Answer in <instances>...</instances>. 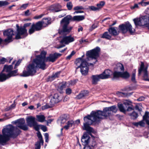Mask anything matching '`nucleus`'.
I'll list each match as a JSON object with an SVG mask.
<instances>
[{
	"mask_svg": "<svg viewBox=\"0 0 149 149\" xmlns=\"http://www.w3.org/2000/svg\"><path fill=\"white\" fill-rule=\"evenodd\" d=\"M17 70H16L13 71H11L9 73L7 74L9 78L11 77L15 76L17 75Z\"/></svg>",
	"mask_w": 149,
	"mask_h": 149,
	"instance_id": "f704fd0d",
	"label": "nucleus"
},
{
	"mask_svg": "<svg viewBox=\"0 0 149 149\" xmlns=\"http://www.w3.org/2000/svg\"><path fill=\"white\" fill-rule=\"evenodd\" d=\"M96 145L95 141L93 139H91L87 146L92 147H95Z\"/></svg>",
	"mask_w": 149,
	"mask_h": 149,
	"instance_id": "4c0bfd02",
	"label": "nucleus"
},
{
	"mask_svg": "<svg viewBox=\"0 0 149 149\" xmlns=\"http://www.w3.org/2000/svg\"><path fill=\"white\" fill-rule=\"evenodd\" d=\"M7 61V59L4 58H2L0 59V63L1 64H4Z\"/></svg>",
	"mask_w": 149,
	"mask_h": 149,
	"instance_id": "bf43d9fd",
	"label": "nucleus"
},
{
	"mask_svg": "<svg viewBox=\"0 0 149 149\" xmlns=\"http://www.w3.org/2000/svg\"><path fill=\"white\" fill-rule=\"evenodd\" d=\"M36 31V28L34 25L32 24L31 27L29 30V33L31 34L33 33Z\"/></svg>",
	"mask_w": 149,
	"mask_h": 149,
	"instance_id": "a18cd8bd",
	"label": "nucleus"
},
{
	"mask_svg": "<svg viewBox=\"0 0 149 149\" xmlns=\"http://www.w3.org/2000/svg\"><path fill=\"white\" fill-rule=\"evenodd\" d=\"M13 69L12 65H5L4 67L3 70H4L6 72H10Z\"/></svg>",
	"mask_w": 149,
	"mask_h": 149,
	"instance_id": "c756f323",
	"label": "nucleus"
},
{
	"mask_svg": "<svg viewBox=\"0 0 149 149\" xmlns=\"http://www.w3.org/2000/svg\"><path fill=\"white\" fill-rule=\"evenodd\" d=\"M31 23H27L24 24L23 27H18L17 29V32L15 36V38L18 39L23 38L27 36V30L26 27L29 26Z\"/></svg>",
	"mask_w": 149,
	"mask_h": 149,
	"instance_id": "423d86ee",
	"label": "nucleus"
},
{
	"mask_svg": "<svg viewBox=\"0 0 149 149\" xmlns=\"http://www.w3.org/2000/svg\"><path fill=\"white\" fill-rule=\"evenodd\" d=\"M144 63L142 62H141V65L140 68L139 69L138 75H140L142 71L143 72V77L144 79L145 80H149V79L148 78V75L147 71V67L146 68L144 67Z\"/></svg>",
	"mask_w": 149,
	"mask_h": 149,
	"instance_id": "9b49d317",
	"label": "nucleus"
},
{
	"mask_svg": "<svg viewBox=\"0 0 149 149\" xmlns=\"http://www.w3.org/2000/svg\"><path fill=\"white\" fill-rule=\"evenodd\" d=\"M28 4L27 3L23 4L21 7V8L22 9H25L28 6Z\"/></svg>",
	"mask_w": 149,
	"mask_h": 149,
	"instance_id": "e2e57ef3",
	"label": "nucleus"
},
{
	"mask_svg": "<svg viewBox=\"0 0 149 149\" xmlns=\"http://www.w3.org/2000/svg\"><path fill=\"white\" fill-rule=\"evenodd\" d=\"M46 52L42 51L40 55L36 56V58L33 61V63L36 67L39 69L44 70L46 69V65L45 62L46 61L45 55Z\"/></svg>",
	"mask_w": 149,
	"mask_h": 149,
	"instance_id": "20e7f679",
	"label": "nucleus"
},
{
	"mask_svg": "<svg viewBox=\"0 0 149 149\" xmlns=\"http://www.w3.org/2000/svg\"><path fill=\"white\" fill-rule=\"evenodd\" d=\"M40 127L41 128V129L44 132H45L47 130V127L46 126L40 125Z\"/></svg>",
	"mask_w": 149,
	"mask_h": 149,
	"instance_id": "13d9d810",
	"label": "nucleus"
},
{
	"mask_svg": "<svg viewBox=\"0 0 149 149\" xmlns=\"http://www.w3.org/2000/svg\"><path fill=\"white\" fill-rule=\"evenodd\" d=\"M25 15L26 16H28L30 15V13H29V10H27L24 13Z\"/></svg>",
	"mask_w": 149,
	"mask_h": 149,
	"instance_id": "774afa93",
	"label": "nucleus"
},
{
	"mask_svg": "<svg viewBox=\"0 0 149 149\" xmlns=\"http://www.w3.org/2000/svg\"><path fill=\"white\" fill-rule=\"evenodd\" d=\"M74 40V38L71 36H64L60 41L61 45L56 48L59 49L65 46V45H68L70 43L72 42Z\"/></svg>",
	"mask_w": 149,
	"mask_h": 149,
	"instance_id": "1a4fd4ad",
	"label": "nucleus"
},
{
	"mask_svg": "<svg viewBox=\"0 0 149 149\" xmlns=\"http://www.w3.org/2000/svg\"><path fill=\"white\" fill-rule=\"evenodd\" d=\"M33 24L34 25L36 31L41 30L42 29V27L43 26L41 21H39L35 24Z\"/></svg>",
	"mask_w": 149,
	"mask_h": 149,
	"instance_id": "a878e982",
	"label": "nucleus"
},
{
	"mask_svg": "<svg viewBox=\"0 0 149 149\" xmlns=\"http://www.w3.org/2000/svg\"><path fill=\"white\" fill-rule=\"evenodd\" d=\"M7 74H5L3 73H0V81L3 82L8 79Z\"/></svg>",
	"mask_w": 149,
	"mask_h": 149,
	"instance_id": "c85d7f7f",
	"label": "nucleus"
},
{
	"mask_svg": "<svg viewBox=\"0 0 149 149\" xmlns=\"http://www.w3.org/2000/svg\"><path fill=\"white\" fill-rule=\"evenodd\" d=\"M107 107L104 109L103 111L98 110L97 111H92L90 115L84 117V118L85 123H84L83 127L84 130L95 133L94 129L89 126L93 123H97L100 119L112 115L109 109H107Z\"/></svg>",
	"mask_w": 149,
	"mask_h": 149,
	"instance_id": "f257e3e1",
	"label": "nucleus"
},
{
	"mask_svg": "<svg viewBox=\"0 0 149 149\" xmlns=\"http://www.w3.org/2000/svg\"><path fill=\"white\" fill-rule=\"evenodd\" d=\"M117 28L111 26L108 29L109 32L111 35L116 36L119 34V32L116 30Z\"/></svg>",
	"mask_w": 149,
	"mask_h": 149,
	"instance_id": "aec40b11",
	"label": "nucleus"
},
{
	"mask_svg": "<svg viewBox=\"0 0 149 149\" xmlns=\"http://www.w3.org/2000/svg\"><path fill=\"white\" fill-rule=\"evenodd\" d=\"M112 72L109 70H105L102 73L100 74L101 77L103 79L108 78L109 77L110 74Z\"/></svg>",
	"mask_w": 149,
	"mask_h": 149,
	"instance_id": "6ab92c4d",
	"label": "nucleus"
},
{
	"mask_svg": "<svg viewBox=\"0 0 149 149\" xmlns=\"http://www.w3.org/2000/svg\"><path fill=\"white\" fill-rule=\"evenodd\" d=\"M62 98L58 94L56 93L54 94L51 99L50 103H51L52 105H54L57 103H58L61 100Z\"/></svg>",
	"mask_w": 149,
	"mask_h": 149,
	"instance_id": "ddd939ff",
	"label": "nucleus"
},
{
	"mask_svg": "<svg viewBox=\"0 0 149 149\" xmlns=\"http://www.w3.org/2000/svg\"><path fill=\"white\" fill-rule=\"evenodd\" d=\"M101 74L92 75L91 78L92 79V83L93 84H96L100 79H103L102 77H101Z\"/></svg>",
	"mask_w": 149,
	"mask_h": 149,
	"instance_id": "a211bd4d",
	"label": "nucleus"
},
{
	"mask_svg": "<svg viewBox=\"0 0 149 149\" xmlns=\"http://www.w3.org/2000/svg\"><path fill=\"white\" fill-rule=\"evenodd\" d=\"M40 125H38L37 123L35 125H33V127L37 131H38L39 129V127H40Z\"/></svg>",
	"mask_w": 149,
	"mask_h": 149,
	"instance_id": "603ef678",
	"label": "nucleus"
},
{
	"mask_svg": "<svg viewBox=\"0 0 149 149\" xmlns=\"http://www.w3.org/2000/svg\"><path fill=\"white\" fill-rule=\"evenodd\" d=\"M6 1H0V6H1L6 4Z\"/></svg>",
	"mask_w": 149,
	"mask_h": 149,
	"instance_id": "338daca9",
	"label": "nucleus"
},
{
	"mask_svg": "<svg viewBox=\"0 0 149 149\" xmlns=\"http://www.w3.org/2000/svg\"><path fill=\"white\" fill-rule=\"evenodd\" d=\"M67 118L66 116L64 115L60 117L57 120L58 123L61 126L63 125L66 121Z\"/></svg>",
	"mask_w": 149,
	"mask_h": 149,
	"instance_id": "412c9836",
	"label": "nucleus"
},
{
	"mask_svg": "<svg viewBox=\"0 0 149 149\" xmlns=\"http://www.w3.org/2000/svg\"><path fill=\"white\" fill-rule=\"evenodd\" d=\"M75 53L74 51H72L70 54L67 57L66 59L67 60H70L72 56L75 54Z\"/></svg>",
	"mask_w": 149,
	"mask_h": 149,
	"instance_id": "864d4df0",
	"label": "nucleus"
},
{
	"mask_svg": "<svg viewBox=\"0 0 149 149\" xmlns=\"http://www.w3.org/2000/svg\"><path fill=\"white\" fill-rule=\"evenodd\" d=\"M72 21H79L84 19V16L83 15L74 16L72 18Z\"/></svg>",
	"mask_w": 149,
	"mask_h": 149,
	"instance_id": "bb28decb",
	"label": "nucleus"
},
{
	"mask_svg": "<svg viewBox=\"0 0 149 149\" xmlns=\"http://www.w3.org/2000/svg\"><path fill=\"white\" fill-rule=\"evenodd\" d=\"M36 117L37 120L39 122H43L45 121V117L43 115H37Z\"/></svg>",
	"mask_w": 149,
	"mask_h": 149,
	"instance_id": "7c9ffc66",
	"label": "nucleus"
},
{
	"mask_svg": "<svg viewBox=\"0 0 149 149\" xmlns=\"http://www.w3.org/2000/svg\"><path fill=\"white\" fill-rule=\"evenodd\" d=\"M141 26H145L149 29V17L143 16L141 17Z\"/></svg>",
	"mask_w": 149,
	"mask_h": 149,
	"instance_id": "2eb2a0df",
	"label": "nucleus"
},
{
	"mask_svg": "<svg viewBox=\"0 0 149 149\" xmlns=\"http://www.w3.org/2000/svg\"><path fill=\"white\" fill-rule=\"evenodd\" d=\"M74 124V122L73 121H68L67 123V125L64 126L63 128L66 130H68L70 127H72Z\"/></svg>",
	"mask_w": 149,
	"mask_h": 149,
	"instance_id": "cd10ccee",
	"label": "nucleus"
},
{
	"mask_svg": "<svg viewBox=\"0 0 149 149\" xmlns=\"http://www.w3.org/2000/svg\"><path fill=\"white\" fill-rule=\"evenodd\" d=\"M141 17L139 18H136L133 19V20L136 26H141Z\"/></svg>",
	"mask_w": 149,
	"mask_h": 149,
	"instance_id": "2f4dec72",
	"label": "nucleus"
},
{
	"mask_svg": "<svg viewBox=\"0 0 149 149\" xmlns=\"http://www.w3.org/2000/svg\"><path fill=\"white\" fill-rule=\"evenodd\" d=\"M118 107L120 111L124 113L126 112V109L124 108L123 105L121 104H118Z\"/></svg>",
	"mask_w": 149,
	"mask_h": 149,
	"instance_id": "e433bc0d",
	"label": "nucleus"
},
{
	"mask_svg": "<svg viewBox=\"0 0 149 149\" xmlns=\"http://www.w3.org/2000/svg\"><path fill=\"white\" fill-rule=\"evenodd\" d=\"M7 136H4L1 134H0V143L2 145H4L7 142L8 140Z\"/></svg>",
	"mask_w": 149,
	"mask_h": 149,
	"instance_id": "b1692460",
	"label": "nucleus"
},
{
	"mask_svg": "<svg viewBox=\"0 0 149 149\" xmlns=\"http://www.w3.org/2000/svg\"><path fill=\"white\" fill-rule=\"evenodd\" d=\"M74 9L75 10H76L79 9H83L84 8L82 6H77L74 7Z\"/></svg>",
	"mask_w": 149,
	"mask_h": 149,
	"instance_id": "680f3d73",
	"label": "nucleus"
},
{
	"mask_svg": "<svg viewBox=\"0 0 149 149\" xmlns=\"http://www.w3.org/2000/svg\"><path fill=\"white\" fill-rule=\"evenodd\" d=\"M119 28L123 33H125L128 31L131 34L134 32V29L132 28L131 25L129 22H127L125 24H123L119 26Z\"/></svg>",
	"mask_w": 149,
	"mask_h": 149,
	"instance_id": "6e6552de",
	"label": "nucleus"
},
{
	"mask_svg": "<svg viewBox=\"0 0 149 149\" xmlns=\"http://www.w3.org/2000/svg\"><path fill=\"white\" fill-rule=\"evenodd\" d=\"M54 105H52L51 103H50V105H48L47 104H46L43 106L42 107V110H44L45 109L50 108L51 107H52Z\"/></svg>",
	"mask_w": 149,
	"mask_h": 149,
	"instance_id": "de8ad7c7",
	"label": "nucleus"
},
{
	"mask_svg": "<svg viewBox=\"0 0 149 149\" xmlns=\"http://www.w3.org/2000/svg\"><path fill=\"white\" fill-rule=\"evenodd\" d=\"M42 23L43 26L46 27L48 25L50 24V20L48 18H43L41 21Z\"/></svg>",
	"mask_w": 149,
	"mask_h": 149,
	"instance_id": "393cba45",
	"label": "nucleus"
},
{
	"mask_svg": "<svg viewBox=\"0 0 149 149\" xmlns=\"http://www.w3.org/2000/svg\"><path fill=\"white\" fill-rule=\"evenodd\" d=\"M131 104V102L127 100H125L123 102V104L126 106H129Z\"/></svg>",
	"mask_w": 149,
	"mask_h": 149,
	"instance_id": "4d7b16f0",
	"label": "nucleus"
},
{
	"mask_svg": "<svg viewBox=\"0 0 149 149\" xmlns=\"http://www.w3.org/2000/svg\"><path fill=\"white\" fill-rule=\"evenodd\" d=\"M88 91H84L81 92L76 97L78 99H80L88 95Z\"/></svg>",
	"mask_w": 149,
	"mask_h": 149,
	"instance_id": "5701e85b",
	"label": "nucleus"
},
{
	"mask_svg": "<svg viewBox=\"0 0 149 149\" xmlns=\"http://www.w3.org/2000/svg\"><path fill=\"white\" fill-rule=\"evenodd\" d=\"M88 8L90 9L91 10L94 11L99 10L97 7H95L93 6H89L88 7Z\"/></svg>",
	"mask_w": 149,
	"mask_h": 149,
	"instance_id": "8fccbe9b",
	"label": "nucleus"
},
{
	"mask_svg": "<svg viewBox=\"0 0 149 149\" xmlns=\"http://www.w3.org/2000/svg\"><path fill=\"white\" fill-rule=\"evenodd\" d=\"M105 4V2L104 1H101L97 4V7L99 10L103 7Z\"/></svg>",
	"mask_w": 149,
	"mask_h": 149,
	"instance_id": "37998d69",
	"label": "nucleus"
},
{
	"mask_svg": "<svg viewBox=\"0 0 149 149\" xmlns=\"http://www.w3.org/2000/svg\"><path fill=\"white\" fill-rule=\"evenodd\" d=\"M13 32V31L10 29L3 32V34L4 36L7 37V38L4 41L5 42H10L11 41V40L12 39L13 36L14 35Z\"/></svg>",
	"mask_w": 149,
	"mask_h": 149,
	"instance_id": "f8f14e48",
	"label": "nucleus"
},
{
	"mask_svg": "<svg viewBox=\"0 0 149 149\" xmlns=\"http://www.w3.org/2000/svg\"><path fill=\"white\" fill-rule=\"evenodd\" d=\"M37 136L39 139V141H37L36 143L35 149H40L41 143L43 145L44 141L42 136L40 132H38L37 133Z\"/></svg>",
	"mask_w": 149,
	"mask_h": 149,
	"instance_id": "dca6fc26",
	"label": "nucleus"
},
{
	"mask_svg": "<svg viewBox=\"0 0 149 149\" xmlns=\"http://www.w3.org/2000/svg\"><path fill=\"white\" fill-rule=\"evenodd\" d=\"M35 118L32 116L28 117L26 118V123L27 125L30 127H32L33 125L36 124V122L35 121Z\"/></svg>",
	"mask_w": 149,
	"mask_h": 149,
	"instance_id": "f3484780",
	"label": "nucleus"
},
{
	"mask_svg": "<svg viewBox=\"0 0 149 149\" xmlns=\"http://www.w3.org/2000/svg\"><path fill=\"white\" fill-rule=\"evenodd\" d=\"M148 118L145 115H144L143 116V120L145 121L146 124L148 125H149V120L148 119Z\"/></svg>",
	"mask_w": 149,
	"mask_h": 149,
	"instance_id": "3c124183",
	"label": "nucleus"
},
{
	"mask_svg": "<svg viewBox=\"0 0 149 149\" xmlns=\"http://www.w3.org/2000/svg\"><path fill=\"white\" fill-rule=\"evenodd\" d=\"M66 86V82H63L61 83L60 84V86L58 88V90L59 91H60V93H62V92H61L63 89L65 88Z\"/></svg>",
	"mask_w": 149,
	"mask_h": 149,
	"instance_id": "58836bf2",
	"label": "nucleus"
},
{
	"mask_svg": "<svg viewBox=\"0 0 149 149\" xmlns=\"http://www.w3.org/2000/svg\"><path fill=\"white\" fill-rule=\"evenodd\" d=\"M86 131L87 132L84 134L81 139V141L83 144L85 146H87L91 139L88 134L91 135L90 133H93L92 132H90L88 131ZM94 131L95 132V133H93V134H95L96 132L94 130Z\"/></svg>",
	"mask_w": 149,
	"mask_h": 149,
	"instance_id": "9d476101",
	"label": "nucleus"
},
{
	"mask_svg": "<svg viewBox=\"0 0 149 149\" xmlns=\"http://www.w3.org/2000/svg\"><path fill=\"white\" fill-rule=\"evenodd\" d=\"M134 108L132 106H128L127 109H126V111H130L134 110Z\"/></svg>",
	"mask_w": 149,
	"mask_h": 149,
	"instance_id": "6e6d98bb",
	"label": "nucleus"
},
{
	"mask_svg": "<svg viewBox=\"0 0 149 149\" xmlns=\"http://www.w3.org/2000/svg\"><path fill=\"white\" fill-rule=\"evenodd\" d=\"M121 72L120 71L115 70L113 73V76L114 78H118L121 77Z\"/></svg>",
	"mask_w": 149,
	"mask_h": 149,
	"instance_id": "ea45409f",
	"label": "nucleus"
},
{
	"mask_svg": "<svg viewBox=\"0 0 149 149\" xmlns=\"http://www.w3.org/2000/svg\"><path fill=\"white\" fill-rule=\"evenodd\" d=\"M66 6L68 10H71L73 6L72 3L70 1L68 2L66 4Z\"/></svg>",
	"mask_w": 149,
	"mask_h": 149,
	"instance_id": "49530a36",
	"label": "nucleus"
},
{
	"mask_svg": "<svg viewBox=\"0 0 149 149\" xmlns=\"http://www.w3.org/2000/svg\"><path fill=\"white\" fill-rule=\"evenodd\" d=\"M60 72H59L56 73L54 74H53L50 78L51 80H53L55 78L57 77L58 75L60 74Z\"/></svg>",
	"mask_w": 149,
	"mask_h": 149,
	"instance_id": "c03bdc74",
	"label": "nucleus"
},
{
	"mask_svg": "<svg viewBox=\"0 0 149 149\" xmlns=\"http://www.w3.org/2000/svg\"><path fill=\"white\" fill-rule=\"evenodd\" d=\"M107 109H109L112 113L113 112L116 113L117 111V109L115 105H113L110 107H108L107 108Z\"/></svg>",
	"mask_w": 149,
	"mask_h": 149,
	"instance_id": "c9c22d12",
	"label": "nucleus"
},
{
	"mask_svg": "<svg viewBox=\"0 0 149 149\" xmlns=\"http://www.w3.org/2000/svg\"><path fill=\"white\" fill-rule=\"evenodd\" d=\"M72 17L70 15H68L64 18L61 21V26L62 29L59 31V33L61 35L69 33L71 30L72 27L68 26L70 21L72 19Z\"/></svg>",
	"mask_w": 149,
	"mask_h": 149,
	"instance_id": "39448f33",
	"label": "nucleus"
},
{
	"mask_svg": "<svg viewBox=\"0 0 149 149\" xmlns=\"http://www.w3.org/2000/svg\"><path fill=\"white\" fill-rule=\"evenodd\" d=\"M139 8L138 6V4H137L136 3L134 4L133 6H132L131 7V9L132 10H133L136 8L139 9Z\"/></svg>",
	"mask_w": 149,
	"mask_h": 149,
	"instance_id": "5fc2aeb1",
	"label": "nucleus"
},
{
	"mask_svg": "<svg viewBox=\"0 0 149 149\" xmlns=\"http://www.w3.org/2000/svg\"><path fill=\"white\" fill-rule=\"evenodd\" d=\"M37 68L33 63L29 65L27 68V71L24 70L22 76L27 77L33 76L35 74L36 72Z\"/></svg>",
	"mask_w": 149,
	"mask_h": 149,
	"instance_id": "0eeeda50",
	"label": "nucleus"
},
{
	"mask_svg": "<svg viewBox=\"0 0 149 149\" xmlns=\"http://www.w3.org/2000/svg\"><path fill=\"white\" fill-rule=\"evenodd\" d=\"M129 74L127 72L121 73V77L127 79L129 78L130 77Z\"/></svg>",
	"mask_w": 149,
	"mask_h": 149,
	"instance_id": "a19ab883",
	"label": "nucleus"
},
{
	"mask_svg": "<svg viewBox=\"0 0 149 149\" xmlns=\"http://www.w3.org/2000/svg\"><path fill=\"white\" fill-rule=\"evenodd\" d=\"M114 70L118 71H123L124 67L123 65L120 63H118L114 68Z\"/></svg>",
	"mask_w": 149,
	"mask_h": 149,
	"instance_id": "4be33fe9",
	"label": "nucleus"
},
{
	"mask_svg": "<svg viewBox=\"0 0 149 149\" xmlns=\"http://www.w3.org/2000/svg\"><path fill=\"white\" fill-rule=\"evenodd\" d=\"M129 115L130 116L131 118L133 119H136L138 117V114L134 111L129 114Z\"/></svg>",
	"mask_w": 149,
	"mask_h": 149,
	"instance_id": "79ce46f5",
	"label": "nucleus"
},
{
	"mask_svg": "<svg viewBox=\"0 0 149 149\" xmlns=\"http://www.w3.org/2000/svg\"><path fill=\"white\" fill-rule=\"evenodd\" d=\"M101 37L102 38H105L108 40L111 39V36L109 34L108 32H105Z\"/></svg>",
	"mask_w": 149,
	"mask_h": 149,
	"instance_id": "72a5a7b5",
	"label": "nucleus"
},
{
	"mask_svg": "<svg viewBox=\"0 0 149 149\" xmlns=\"http://www.w3.org/2000/svg\"><path fill=\"white\" fill-rule=\"evenodd\" d=\"M43 14H41L39 15L36 16L34 17V19H38L41 18L43 16Z\"/></svg>",
	"mask_w": 149,
	"mask_h": 149,
	"instance_id": "0e129e2a",
	"label": "nucleus"
},
{
	"mask_svg": "<svg viewBox=\"0 0 149 149\" xmlns=\"http://www.w3.org/2000/svg\"><path fill=\"white\" fill-rule=\"evenodd\" d=\"M71 92L72 90L70 88H68L66 90V93L67 94L69 95L71 93Z\"/></svg>",
	"mask_w": 149,
	"mask_h": 149,
	"instance_id": "052dcab7",
	"label": "nucleus"
},
{
	"mask_svg": "<svg viewBox=\"0 0 149 149\" xmlns=\"http://www.w3.org/2000/svg\"><path fill=\"white\" fill-rule=\"evenodd\" d=\"M61 54L59 53H55L54 54H50L46 59V61H48L52 62H54L58 57L60 56Z\"/></svg>",
	"mask_w": 149,
	"mask_h": 149,
	"instance_id": "4468645a",
	"label": "nucleus"
},
{
	"mask_svg": "<svg viewBox=\"0 0 149 149\" xmlns=\"http://www.w3.org/2000/svg\"><path fill=\"white\" fill-rule=\"evenodd\" d=\"M12 123L16 125V127H14L12 125H9L2 130V136L8 137L7 142L9 140L10 137L15 138L20 133V130L17 127L24 131L28 129L27 125L25 124V120L24 118L18 119L13 122Z\"/></svg>",
	"mask_w": 149,
	"mask_h": 149,
	"instance_id": "7ed1b4c3",
	"label": "nucleus"
},
{
	"mask_svg": "<svg viewBox=\"0 0 149 149\" xmlns=\"http://www.w3.org/2000/svg\"><path fill=\"white\" fill-rule=\"evenodd\" d=\"M100 51V48L99 47H97L94 49L86 52V55L87 58L86 60L82 58L84 56H82L81 58H77L75 61V64L78 66L76 68V69L80 68V72L82 75L87 74L88 72V68L86 61L89 60L88 58H90L92 60H94V64H95L97 62V59L99 56V53Z\"/></svg>",
	"mask_w": 149,
	"mask_h": 149,
	"instance_id": "f03ea898",
	"label": "nucleus"
},
{
	"mask_svg": "<svg viewBox=\"0 0 149 149\" xmlns=\"http://www.w3.org/2000/svg\"><path fill=\"white\" fill-rule=\"evenodd\" d=\"M144 120L143 119L142 120L138 122H134L133 123V124L136 127L140 126L141 127H143L145 126V123L144 122Z\"/></svg>",
	"mask_w": 149,
	"mask_h": 149,
	"instance_id": "473e14b6",
	"label": "nucleus"
},
{
	"mask_svg": "<svg viewBox=\"0 0 149 149\" xmlns=\"http://www.w3.org/2000/svg\"><path fill=\"white\" fill-rule=\"evenodd\" d=\"M21 60L19 59L18 60V61L17 62V63L15 65V68H16L17 66H18L19 65L20 63H21Z\"/></svg>",
	"mask_w": 149,
	"mask_h": 149,
	"instance_id": "69168bd1",
	"label": "nucleus"
},
{
	"mask_svg": "<svg viewBox=\"0 0 149 149\" xmlns=\"http://www.w3.org/2000/svg\"><path fill=\"white\" fill-rule=\"evenodd\" d=\"M135 72H134L133 73L132 76L131 80L134 83H135L136 82L135 79Z\"/></svg>",
	"mask_w": 149,
	"mask_h": 149,
	"instance_id": "09e8293b",
	"label": "nucleus"
}]
</instances>
